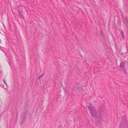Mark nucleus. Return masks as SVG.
Listing matches in <instances>:
<instances>
[{"label": "nucleus", "instance_id": "obj_8", "mask_svg": "<svg viewBox=\"0 0 128 128\" xmlns=\"http://www.w3.org/2000/svg\"><path fill=\"white\" fill-rule=\"evenodd\" d=\"M18 12H19V14H20V16L21 17H22V15L21 14V13H20V11H19V10H18Z\"/></svg>", "mask_w": 128, "mask_h": 128}, {"label": "nucleus", "instance_id": "obj_6", "mask_svg": "<svg viewBox=\"0 0 128 128\" xmlns=\"http://www.w3.org/2000/svg\"><path fill=\"white\" fill-rule=\"evenodd\" d=\"M121 36L123 38H124V34H123V32L122 30L121 31Z\"/></svg>", "mask_w": 128, "mask_h": 128}, {"label": "nucleus", "instance_id": "obj_7", "mask_svg": "<svg viewBox=\"0 0 128 128\" xmlns=\"http://www.w3.org/2000/svg\"><path fill=\"white\" fill-rule=\"evenodd\" d=\"M44 73H42V74L40 75L38 79H40V78L42 77V76H44Z\"/></svg>", "mask_w": 128, "mask_h": 128}, {"label": "nucleus", "instance_id": "obj_5", "mask_svg": "<svg viewBox=\"0 0 128 128\" xmlns=\"http://www.w3.org/2000/svg\"><path fill=\"white\" fill-rule=\"evenodd\" d=\"M100 117L101 118L102 116V114H103V112L102 111H99V112Z\"/></svg>", "mask_w": 128, "mask_h": 128}, {"label": "nucleus", "instance_id": "obj_1", "mask_svg": "<svg viewBox=\"0 0 128 128\" xmlns=\"http://www.w3.org/2000/svg\"><path fill=\"white\" fill-rule=\"evenodd\" d=\"M88 108H89V111L91 113L92 116L93 117L96 118L97 116V113L93 107L89 106Z\"/></svg>", "mask_w": 128, "mask_h": 128}, {"label": "nucleus", "instance_id": "obj_12", "mask_svg": "<svg viewBox=\"0 0 128 128\" xmlns=\"http://www.w3.org/2000/svg\"><path fill=\"white\" fill-rule=\"evenodd\" d=\"M3 81H4V83L5 84H6V82H5V80H3Z\"/></svg>", "mask_w": 128, "mask_h": 128}, {"label": "nucleus", "instance_id": "obj_4", "mask_svg": "<svg viewBox=\"0 0 128 128\" xmlns=\"http://www.w3.org/2000/svg\"><path fill=\"white\" fill-rule=\"evenodd\" d=\"M120 66L122 67V68L125 67V63L122 62L120 63Z\"/></svg>", "mask_w": 128, "mask_h": 128}, {"label": "nucleus", "instance_id": "obj_3", "mask_svg": "<svg viewBox=\"0 0 128 128\" xmlns=\"http://www.w3.org/2000/svg\"><path fill=\"white\" fill-rule=\"evenodd\" d=\"M26 116L25 114H22L20 117V120H21V123L24 122L26 119Z\"/></svg>", "mask_w": 128, "mask_h": 128}, {"label": "nucleus", "instance_id": "obj_13", "mask_svg": "<svg viewBox=\"0 0 128 128\" xmlns=\"http://www.w3.org/2000/svg\"><path fill=\"white\" fill-rule=\"evenodd\" d=\"M1 86L2 87L4 86V85L3 84H2V86Z\"/></svg>", "mask_w": 128, "mask_h": 128}, {"label": "nucleus", "instance_id": "obj_14", "mask_svg": "<svg viewBox=\"0 0 128 128\" xmlns=\"http://www.w3.org/2000/svg\"><path fill=\"white\" fill-rule=\"evenodd\" d=\"M63 86V90H64V89H65V88H64V86Z\"/></svg>", "mask_w": 128, "mask_h": 128}, {"label": "nucleus", "instance_id": "obj_9", "mask_svg": "<svg viewBox=\"0 0 128 128\" xmlns=\"http://www.w3.org/2000/svg\"><path fill=\"white\" fill-rule=\"evenodd\" d=\"M123 72L125 74H126V70H124V71Z\"/></svg>", "mask_w": 128, "mask_h": 128}, {"label": "nucleus", "instance_id": "obj_10", "mask_svg": "<svg viewBox=\"0 0 128 128\" xmlns=\"http://www.w3.org/2000/svg\"><path fill=\"white\" fill-rule=\"evenodd\" d=\"M64 91L65 93H66L67 92L66 91V90L65 89H64Z\"/></svg>", "mask_w": 128, "mask_h": 128}, {"label": "nucleus", "instance_id": "obj_2", "mask_svg": "<svg viewBox=\"0 0 128 128\" xmlns=\"http://www.w3.org/2000/svg\"><path fill=\"white\" fill-rule=\"evenodd\" d=\"M80 85L79 84H75L73 89L75 91H79L80 89Z\"/></svg>", "mask_w": 128, "mask_h": 128}, {"label": "nucleus", "instance_id": "obj_15", "mask_svg": "<svg viewBox=\"0 0 128 128\" xmlns=\"http://www.w3.org/2000/svg\"><path fill=\"white\" fill-rule=\"evenodd\" d=\"M92 104H91L90 103V106H91V105Z\"/></svg>", "mask_w": 128, "mask_h": 128}, {"label": "nucleus", "instance_id": "obj_11", "mask_svg": "<svg viewBox=\"0 0 128 128\" xmlns=\"http://www.w3.org/2000/svg\"><path fill=\"white\" fill-rule=\"evenodd\" d=\"M126 25L128 26V22L127 21H126Z\"/></svg>", "mask_w": 128, "mask_h": 128}]
</instances>
